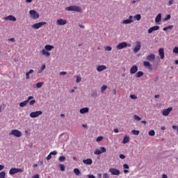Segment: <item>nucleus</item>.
<instances>
[{
    "mask_svg": "<svg viewBox=\"0 0 178 178\" xmlns=\"http://www.w3.org/2000/svg\"><path fill=\"white\" fill-rule=\"evenodd\" d=\"M138 70V67H137L136 65H134L131 67L130 70V73L131 74H136Z\"/></svg>",
    "mask_w": 178,
    "mask_h": 178,
    "instance_id": "obj_16",
    "label": "nucleus"
},
{
    "mask_svg": "<svg viewBox=\"0 0 178 178\" xmlns=\"http://www.w3.org/2000/svg\"><path fill=\"white\" fill-rule=\"evenodd\" d=\"M130 142V137L125 136L122 140V144H127V143Z\"/></svg>",
    "mask_w": 178,
    "mask_h": 178,
    "instance_id": "obj_23",
    "label": "nucleus"
},
{
    "mask_svg": "<svg viewBox=\"0 0 178 178\" xmlns=\"http://www.w3.org/2000/svg\"><path fill=\"white\" fill-rule=\"evenodd\" d=\"M173 111V107H169L168 108L164 109L163 111V116H169V114L170 113V112H172Z\"/></svg>",
    "mask_w": 178,
    "mask_h": 178,
    "instance_id": "obj_12",
    "label": "nucleus"
},
{
    "mask_svg": "<svg viewBox=\"0 0 178 178\" xmlns=\"http://www.w3.org/2000/svg\"><path fill=\"white\" fill-rule=\"evenodd\" d=\"M146 60H149V62L154 61L155 60V54H149L146 57Z\"/></svg>",
    "mask_w": 178,
    "mask_h": 178,
    "instance_id": "obj_14",
    "label": "nucleus"
},
{
    "mask_svg": "<svg viewBox=\"0 0 178 178\" xmlns=\"http://www.w3.org/2000/svg\"><path fill=\"white\" fill-rule=\"evenodd\" d=\"M143 66L145 67H147L149 69V70H152V65L148 61H144L143 62Z\"/></svg>",
    "mask_w": 178,
    "mask_h": 178,
    "instance_id": "obj_18",
    "label": "nucleus"
},
{
    "mask_svg": "<svg viewBox=\"0 0 178 178\" xmlns=\"http://www.w3.org/2000/svg\"><path fill=\"white\" fill-rule=\"evenodd\" d=\"M108 172L111 173V175L115 176H119L120 175V170L116 169V168H110L108 170Z\"/></svg>",
    "mask_w": 178,
    "mask_h": 178,
    "instance_id": "obj_10",
    "label": "nucleus"
},
{
    "mask_svg": "<svg viewBox=\"0 0 178 178\" xmlns=\"http://www.w3.org/2000/svg\"><path fill=\"white\" fill-rule=\"evenodd\" d=\"M103 178H109V175H108V173H104L103 175Z\"/></svg>",
    "mask_w": 178,
    "mask_h": 178,
    "instance_id": "obj_48",
    "label": "nucleus"
},
{
    "mask_svg": "<svg viewBox=\"0 0 178 178\" xmlns=\"http://www.w3.org/2000/svg\"><path fill=\"white\" fill-rule=\"evenodd\" d=\"M10 136H15V137H22V132L17 129H13L9 134Z\"/></svg>",
    "mask_w": 178,
    "mask_h": 178,
    "instance_id": "obj_9",
    "label": "nucleus"
},
{
    "mask_svg": "<svg viewBox=\"0 0 178 178\" xmlns=\"http://www.w3.org/2000/svg\"><path fill=\"white\" fill-rule=\"evenodd\" d=\"M173 52H174V54H178V47H175L173 49Z\"/></svg>",
    "mask_w": 178,
    "mask_h": 178,
    "instance_id": "obj_44",
    "label": "nucleus"
},
{
    "mask_svg": "<svg viewBox=\"0 0 178 178\" xmlns=\"http://www.w3.org/2000/svg\"><path fill=\"white\" fill-rule=\"evenodd\" d=\"M52 158L51 154L49 153V154L46 157L47 161H49Z\"/></svg>",
    "mask_w": 178,
    "mask_h": 178,
    "instance_id": "obj_45",
    "label": "nucleus"
},
{
    "mask_svg": "<svg viewBox=\"0 0 178 178\" xmlns=\"http://www.w3.org/2000/svg\"><path fill=\"white\" fill-rule=\"evenodd\" d=\"M6 176V172L5 171H2L0 172V178H5Z\"/></svg>",
    "mask_w": 178,
    "mask_h": 178,
    "instance_id": "obj_34",
    "label": "nucleus"
},
{
    "mask_svg": "<svg viewBox=\"0 0 178 178\" xmlns=\"http://www.w3.org/2000/svg\"><path fill=\"white\" fill-rule=\"evenodd\" d=\"M127 47H131V44H127V42H122L121 43H119L116 46V48L117 49H123V48H127Z\"/></svg>",
    "mask_w": 178,
    "mask_h": 178,
    "instance_id": "obj_5",
    "label": "nucleus"
},
{
    "mask_svg": "<svg viewBox=\"0 0 178 178\" xmlns=\"http://www.w3.org/2000/svg\"><path fill=\"white\" fill-rule=\"evenodd\" d=\"M29 15L31 16V19H33L34 20L40 18V14L35 11V10H31L29 11Z\"/></svg>",
    "mask_w": 178,
    "mask_h": 178,
    "instance_id": "obj_3",
    "label": "nucleus"
},
{
    "mask_svg": "<svg viewBox=\"0 0 178 178\" xmlns=\"http://www.w3.org/2000/svg\"><path fill=\"white\" fill-rule=\"evenodd\" d=\"M104 140V137L103 136H99L97 139L96 141H97V143H99V141H102Z\"/></svg>",
    "mask_w": 178,
    "mask_h": 178,
    "instance_id": "obj_40",
    "label": "nucleus"
},
{
    "mask_svg": "<svg viewBox=\"0 0 178 178\" xmlns=\"http://www.w3.org/2000/svg\"><path fill=\"white\" fill-rule=\"evenodd\" d=\"M33 178H40V175H35L33 177Z\"/></svg>",
    "mask_w": 178,
    "mask_h": 178,
    "instance_id": "obj_59",
    "label": "nucleus"
},
{
    "mask_svg": "<svg viewBox=\"0 0 178 178\" xmlns=\"http://www.w3.org/2000/svg\"><path fill=\"white\" fill-rule=\"evenodd\" d=\"M157 30H159V26H154L149 29L148 33L149 34H152L153 31H157Z\"/></svg>",
    "mask_w": 178,
    "mask_h": 178,
    "instance_id": "obj_17",
    "label": "nucleus"
},
{
    "mask_svg": "<svg viewBox=\"0 0 178 178\" xmlns=\"http://www.w3.org/2000/svg\"><path fill=\"white\" fill-rule=\"evenodd\" d=\"M105 51H112V47L111 46H106L105 47Z\"/></svg>",
    "mask_w": 178,
    "mask_h": 178,
    "instance_id": "obj_42",
    "label": "nucleus"
},
{
    "mask_svg": "<svg viewBox=\"0 0 178 178\" xmlns=\"http://www.w3.org/2000/svg\"><path fill=\"white\" fill-rule=\"evenodd\" d=\"M33 73H34L33 70H30L28 72L26 73V80H29V79H30V74H33Z\"/></svg>",
    "mask_w": 178,
    "mask_h": 178,
    "instance_id": "obj_25",
    "label": "nucleus"
},
{
    "mask_svg": "<svg viewBox=\"0 0 178 178\" xmlns=\"http://www.w3.org/2000/svg\"><path fill=\"white\" fill-rule=\"evenodd\" d=\"M106 152V148L104 147H101L99 149H96L94 152L95 155H101V154H104Z\"/></svg>",
    "mask_w": 178,
    "mask_h": 178,
    "instance_id": "obj_6",
    "label": "nucleus"
},
{
    "mask_svg": "<svg viewBox=\"0 0 178 178\" xmlns=\"http://www.w3.org/2000/svg\"><path fill=\"white\" fill-rule=\"evenodd\" d=\"M161 19H162V14L161 13L158 14L155 19L156 23H159Z\"/></svg>",
    "mask_w": 178,
    "mask_h": 178,
    "instance_id": "obj_24",
    "label": "nucleus"
},
{
    "mask_svg": "<svg viewBox=\"0 0 178 178\" xmlns=\"http://www.w3.org/2000/svg\"><path fill=\"white\" fill-rule=\"evenodd\" d=\"M141 123H143V124H147V121L145 120L141 121Z\"/></svg>",
    "mask_w": 178,
    "mask_h": 178,
    "instance_id": "obj_63",
    "label": "nucleus"
},
{
    "mask_svg": "<svg viewBox=\"0 0 178 178\" xmlns=\"http://www.w3.org/2000/svg\"><path fill=\"white\" fill-rule=\"evenodd\" d=\"M59 168H60L61 172H65V165L59 164Z\"/></svg>",
    "mask_w": 178,
    "mask_h": 178,
    "instance_id": "obj_38",
    "label": "nucleus"
},
{
    "mask_svg": "<svg viewBox=\"0 0 178 178\" xmlns=\"http://www.w3.org/2000/svg\"><path fill=\"white\" fill-rule=\"evenodd\" d=\"M123 168H124V169H129V165H127V164H124L123 165Z\"/></svg>",
    "mask_w": 178,
    "mask_h": 178,
    "instance_id": "obj_54",
    "label": "nucleus"
},
{
    "mask_svg": "<svg viewBox=\"0 0 178 178\" xmlns=\"http://www.w3.org/2000/svg\"><path fill=\"white\" fill-rule=\"evenodd\" d=\"M34 99V97H33V96H29V97H28V99L26 100V101H28V102H29V101H31V99Z\"/></svg>",
    "mask_w": 178,
    "mask_h": 178,
    "instance_id": "obj_52",
    "label": "nucleus"
},
{
    "mask_svg": "<svg viewBox=\"0 0 178 178\" xmlns=\"http://www.w3.org/2000/svg\"><path fill=\"white\" fill-rule=\"evenodd\" d=\"M149 136H151L152 137H154V136H155V131L154 130H150L149 131Z\"/></svg>",
    "mask_w": 178,
    "mask_h": 178,
    "instance_id": "obj_37",
    "label": "nucleus"
},
{
    "mask_svg": "<svg viewBox=\"0 0 178 178\" xmlns=\"http://www.w3.org/2000/svg\"><path fill=\"white\" fill-rule=\"evenodd\" d=\"M159 55L161 59H163V58H165V50L163 48H160L159 49Z\"/></svg>",
    "mask_w": 178,
    "mask_h": 178,
    "instance_id": "obj_15",
    "label": "nucleus"
},
{
    "mask_svg": "<svg viewBox=\"0 0 178 178\" xmlns=\"http://www.w3.org/2000/svg\"><path fill=\"white\" fill-rule=\"evenodd\" d=\"M58 161L60 162H65V161H66V157L63 156H60L58 159Z\"/></svg>",
    "mask_w": 178,
    "mask_h": 178,
    "instance_id": "obj_33",
    "label": "nucleus"
},
{
    "mask_svg": "<svg viewBox=\"0 0 178 178\" xmlns=\"http://www.w3.org/2000/svg\"><path fill=\"white\" fill-rule=\"evenodd\" d=\"M54 48H55L54 46L51 44H47L44 46V49H42L40 51V54L43 56H46V58H49V56H51V53L49 52V51H52Z\"/></svg>",
    "mask_w": 178,
    "mask_h": 178,
    "instance_id": "obj_1",
    "label": "nucleus"
},
{
    "mask_svg": "<svg viewBox=\"0 0 178 178\" xmlns=\"http://www.w3.org/2000/svg\"><path fill=\"white\" fill-rule=\"evenodd\" d=\"M161 178H168V175L163 174Z\"/></svg>",
    "mask_w": 178,
    "mask_h": 178,
    "instance_id": "obj_60",
    "label": "nucleus"
},
{
    "mask_svg": "<svg viewBox=\"0 0 178 178\" xmlns=\"http://www.w3.org/2000/svg\"><path fill=\"white\" fill-rule=\"evenodd\" d=\"M134 18L138 22L141 20V15L137 14L134 17Z\"/></svg>",
    "mask_w": 178,
    "mask_h": 178,
    "instance_id": "obj_30",
    "label": "nucleus"
},
{
    "mask_svg": "<svg viewBox=\"0 0 178 178\" xmlns=\"http://www.w3.org/2000/svg\"><path fill=\"white\" fill-rule=\"evenodd\" d=\"M131 133L134 134V136H138V134H140V131L136 130V129H133L131 131Z\"/></svg>",
    "mask_w": 178,
    "mask_h": 178,
    "instance_id": "obj_31",
    "label": "nucleus"
},
{
    "mask_svg": "<svg viewBox=\"0 0 178 178\" xmlns=\"http://www.w3.org/2000/svg\"><path fill=\"white\" fill-rule=\"evenodd\" d=\"M90 111V108H88V107H85L83 108H81L79 112L80 113H81V115H84V113H88V112Z\"/></svg>",
    "mask_w": 178,
    "mask_h": 178,
    "instance_id": "obj_20",
    "label": "nucleus"
},
{
    "mask_svg": "<svg viewBox=\"0 0 178 178\" xmlns=\"http://www.w3.org/2000/svg\"><path fill=\"white\" fill-rule=\"evenodd\" d=\"M40 115H42V111H35V112L31 113L30 117L32 118H38V116H40Z\"/></svg>",
    "mask_w": 178,
    "mask_h": 178,
    "instance_id": "obj_11",
    "label": "nucleus"
},
{
    "mask_svg": "<svg viewBox=\"0 0 178 178\" xmlns=\"http://www.w3.org/2000/svg\"><path fill=\"white\" fill-rule=\"evenodd\" d=\"M81 81V76H76V83H80Z\"/></svg>",
    "mask_w": 178,
    "mask_h": 178,
    "instance_id": "obj_41",
    "label": "nucleus"
},
{
    "mask_svg": "<svg viewBox=\"0 0 178 178\" xmlns=\"http://www.w3.org/2000/svg\"><path fill=\"white\" fill-rule=\"evenodd\" d=\"M3 169H5V165H0V172L1 170H3Z\"/></svg>",
    "mask_w": 178,
    "mask_h": 178,
    "instance_id": "obj_56",
    "label": "nucleus"
},
{
    "mask_svg": "<svg viewBox=\"0 0 178 178\" xmlns=\"http://www.w3.org/2000/svg\"><path fill=\"white\" fill-rule=\"evenodd\" d=\"M8 41H10L11 42H15V38H11L8 39Z\"/></svg>",
    "mask_w": 178,
    "mask_h": 178,
    "instance_id": "obj_58",
    "label": "nucleus"
},
{
    "mask_svg": "<svg viewBox=\"0 0 178 178\" xmlns=\"http://www.w3.org/2000/svg\"><path fill=\"white\" fill-rule=\"evenodd\" d=\"M130 98L131 99H137V96H136V95H131Z\"/></svg>",
    "mask_w": 178,
    "mask_h": 178,
    "instance_id": "obj_43",
    "label": "nucleus"
},
{
    "mask_svg": "<svg viewBox=\"0 0 178 178\" xmlns=\"http://www.w3.org/2000/svg\"><path fill=\"white\" fill-rule=\"evenodd\" d=\"M45 24H47V22H38L35 24H33L31 26V27H32V29H34L35 30H38V29H41V27H42V26H45Z\"/></svg>",
    "mask_w": 178,
    "mask_h": 178,
    "instance_id": "obj_4",
    "label": "nucleus"
},
{
    "mask_svg": "<svg viewBox=\"0 0 178 178\" xmlns=\"http://www.w3.org/2000/svg\"><path fill=\"white\" fill-rule=\"evenodd\" d=\"M140 49H141V42L136 41L135 42V47L134 48L133 51L135 54H137Z\"/></svg>",
    "mask_w": 178,
    "mask_h": 178,
    "instance_id": "obj_8",
    "label": "nucleus"
},
{
    "mask_svg": "<svg viewBox=\"0 0 178 178\" xmlns=\"http://www.w3.org/2000/svg\"><path fill=\"white\" fill-rule=\"evenodd\" d=\"M45 70V65H42L41 68L38 70V73H42V71Z\"/></svg>",
    "mask_w": 178,
    "mask_h": 178,
    "instance_id": "obj_35",
    "label": "nucleus"
},
{
    "mask_svg": "<svg viewBox=\"0 0 178 178\" xmlns=\"http://www.w3.org/2000/svg\"><path fill=\"white\" fill-rule=\"evenodd\" d=\"M83 163H84V165H92V159H87L83 160Z\"/></svg>",
    "mask_w": 178,
    "mask_h": 178,
    "instance_id": "obj_21",
    "label": "nucleus"
},
{
    "mask_svg": "<svg viewBox=\"0 0 178 178\" xmlns=\"http://www.w3.org/2000/svg\"><path fill=\"white\" fill-rule=\"evenodd\" d=\"M173 2H174L173 0H170V1H168V5H169V6L173 5Z\"/></svg>",
    "mask_w": 178,
    "mask_h": 178,
    "instance_id": "obj_57",
    "label": "nucleus"
},
{
    "mask_svg": "<svg viewBox=\"0 0 178 178\" xmlns=\"http://www.w3.org/2000/svg\"><path fill=\"white\" fill-rule=\"evenodd\" d=\"M97 95H97V92H92V93L91 94V97H97Z\"/></svg>",
    "mask_w": 178,
    "mask_h": 178,
    "instance_id": "obj_47",
    "label": "nucleus"
},
{
    "mask_svg": "<svg viewBox=\"0 0 178 178\" xmlns=\"http://www.w3.org/2000/svg\"><path fill=\"white\" fill-rule=\"evenodd\" d=\"M97 176H98L99 178H102V174H98Z\"/></svg>",
    "mask_w": 178,
    "mask_h": 178,
    "instance_id": "obj_64",
    "label": "nucleus"
},
{
    "mask_svg": "<svg viewBox=\"0 0 178 178\" xmlns=\"http://www.w3.org/2000/svg\"><path fill=\"white\" fill-rule=\"evenodd\" d=\"M74 172L75 173V175H76V176H80V175H81V172H80V170H79V168H74Z\"/></svg>",
    "mask_w": 178,
    "mask_h": 178,
    "instance_id": "obj_29",
    "label": "nucleus"
},
{
    "mask_svg": "<svg viewBox=\"0 0 178 178\" xmlns=\"http://www.w3.org/2000/svg\"><path fill=\"white\" fill-rule=\"evenodd\" d=\"M170 17H171L170 15H167V16L165 17L164 20H169V19H170Z\"/></svg>",
    "mask_w": 178,
    "mask_h": 178,
    "instance_id": "obj_50",
    "label": "nucleus"
},
{
    "mask_svg": "<svg viewBox=\"0 0 178 178\" xmlns=\"http://www.w3.org/2000/svg\"><path fill=\"white\" fill-rule=\"evenodd\" d=\"M131 23H133V19H124L122 21V24H130Z\"/></svg>",
    "mask_w": 178,
    "mask_h": 178,
    "instance_id": "obj_27",
    "label": "nucleus"
},
{
    "mask_svg": "<svg viewBox=\"0 0 178 178\" xmlns=\"http://www.w3.org/2000/svg\"><path fill=\"white\" fill-rule=\"evenodd\" d=\"M114 133H119V129H114Z\"/></svg>",
    "mask_w": 178,
    "mask_h": 178,
    "instance_id": "obj_61",
    "label": "nucleus"
},
{
    "mask_svg": "<svg viewBox=\"0 0 178 178\" xmlns=\"http://www.w3.org/2000/svg\"><path fill=\"white\" fill-rule=\"evenodd\" d=\"M143 76H144V72L141 71H138L135 75V76L138 79L140 77H143Z\"/></svg>",
    "mask_w": 178,
    "mask_h": 178,
    "instance_id": "obj_26",
    "label": "nucleus"
},
{
    "mask_svg": "<svg viewBox=\"0 0 178 178\" xmlns=\"http://www.w3.org/2000/svg\"><path fill=\"white\" fill-rule=\"evenodd\" d=\"M44 85V82H39L36 83V88H41L42 86Z\"/></svg>",
    "mask_w": 178,
    "mask_h": 178,
    "instance_id": "obj_32",
    "label": "nucleus"
},
{
    "mask_svg": "<svg viewBox=\"0 0 178 178\" xmlns=\"http://www.w3.org/2000/svg\"><path fill=\"white\" fill-rule=\"evenodd\" d=\"M120 159H124L126 158V156L124 154H120Z\"/></svg>",
    "mask_w": 178,
    "mask_h": 178,
    "instance_id": "obj_51",
    "label": "nucleus"
},
{
    "mask_svg": "<svg viewBox=\"0 0 178 178\" xmlns=\"http://www.w3.org/2000/svg\"><path fill=\"white\" fill-rule=\"evenodd\" d=\"M50 154L52 155H56L58 154V152H56V150L51 152Z\"/></svg>",
    "mask_w": 178,
    "mask_h": 178,
    "instance_id": "obj_49",
    "label": "nucleus"
},
{
    "mask_svg": "<svg viewBox=\"0 0 178 178\" xmlns=\"http://www.w3.org/2000/svg\"><path fill=\"white\" fill-rule=\"evenodd\" d=\"M4 20H10V22H16V17L13 15H8L3 18Z\"/></svg>",
    "mask_w": 178,
    "mask_h": 178,
    "instance_id": "obj_19",
    "label": "nucleus"
},
{
    "mask_svg": "<svg viewBox=\"0 0 178 178\" xmlns=\"http://www.w3.org/2000/svg\"><path fill=\"white\" fill-rule=\"evenodd\" d=\"M124 173L125 174L129 173V170H124Z\"/></svg>",
    "mask_w": 178,
    "mask_h": 178,
    "instance_id": "obj_62",
    "label": "nucleus"
},
{
    "mask_svg": "<svg viewBox=\"0 0 178 178\" xmlns=\"http://www.w3.org/2000/svg\"><path fill=\"white\" fill-rule=\"evenodd\" d=\"M107 67L106 65H99L97 67V72H103V70H106Z\"/></svg>",
    "mask_w": 178,
    "mask_h": 178,
    "instance_id": "obj_22",
    "label": "nucleus"
},
{
    "mask_svg": "<svg viewBox=\"0 0 178 178\" xmlns=\"http://www.w3.org/2000/svg\"><path fill=\"white\" fill-rule=\"evenodd\" d=\"M57 26H65V24H67V20L60 19L56 21Z\"/></svg>",
    "mask_w": 178,
    "mask_h": 178,
    "instance_id": "obj_13",
    "label": "nucleus"
},
{
    "mask_svg": "<svg viewBox=\"0 0 178 178\" xmlns=\"http://www.w3.org/2000/svg\"><path fill=\"white\" fill-rule=\"evenodd\" d=\"M106 88H108V86H106V85H104L103 86H102V88H101L102 92H104V91H105V90H106Z\"/></svg>",
    "mask_w": 178,
    "mask_h": 178,
    "instance_id": "obj_39",
    "label": "nucleus"
},
{
    "mask_svg": "<svg viewBox=\"0 0 178 178\" xmlns=\"http://www.w3.org/2000/svg\"><path fill=\"white\" fill-rule=\"evenodd\" d=\"M67 12H81V8L79 6H70L65 8Z\"/></svg>",
    "mask_w": 178,
    "mask_h": 178,
    "instance_id": "obj_2",
    "label": "nucleus"
},
{
    "mask_svg": "<svg viewBox=\"0 0 178 178\" xmlns=\"http://www.w3.org/2000/svg\"><path fill=\"white\" fill-rule=\"evenodd\" d=\"M172 29H173V25H170V26H167L168 30H172Z\"/></svg>",
    "mask_w": 178,
    "mask_h": 178,
    "instance_id": "obj_55",
    "label": "nucleus"
},
{
    "mask_svg": "<svg viewBox=\"0 0 178 178\" xmlns=\"http://www.w3.org/2000/svg\"><path fill=\"white\" fill-rule=\"evenodd\" d=\"M134 120H136L137 122H140V120H141V118L138 117V115H135L134 116Z\"/></svg>",
    "mask_w": 178,
    "mask_h": 178,
    "instance_id": "obj_36",
    "label": "nucleus"
},
{
    "mask_svg": "<svg viewBox=\"0 0 178 178\" xmlns=\"http://www.w3.org/2000/svg\"><path fill=\"white\" fill-rule=\"evenodd\" d=\"M35 100H31L30 102H29V105H34V104H35Z\"/></svg>",
    "mask_w": 178,
    "mask_h": 178,
    "instance_id": "obj_46",
    "label": "nucleus"
},
{
    "mask_svg": "<svg viewBox=\"0 0 178 178\" xmlns=\"http://www.w3.org/2000/svg\"><path fill=\"white\" fill-rule=\"evenodd\" d=\"M27 104H29V100H25L24 102L19 103V106L21 108H24V106H26Z\"/></svg>",
    "mask_w": 178,
    "mask_h": 178,
    "instance_id": "obj_28",
    "label": "nucleus"
},
{
    "mask_svg": "<svg viewBox=\"0 0 178 178\" xmlns=\"http://www.w3.org/2000/svg\"><path fill=\"white\" fill-rule=\"evenodd\" d=\"M67 72H60V76H65V74H67Z\"/></svg>",
    "mask_w": 178,
    "mask_h": 178,
    "instance_id": "obj_53",
    "label": "nucleus"
},
{
    "mask_svg": "<svg viewBox=\"0 0 178 178\" xmlns=\"http://www.w3.org/2000/svg\"><path fill=\"white\" fill-rule=\"evenodd\" d=\"M23 170L22 168H11L9 171L10 175L13 176V175H16V173H22Z\"/></svg>",
    "mask_w": 178,
    "mask_h": 178,
    "instance_id": "obj_7",
    "label": "nucleus"
}]
</instances>
